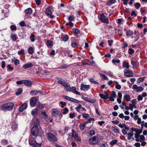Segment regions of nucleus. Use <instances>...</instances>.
<instances>
[{
    "instance_id": "obj_1",
    "label": "nucleus",
    "mask_w": 147,
    "mask_h": 147,
    "mask_svg": "<svg viewBox=\"0 0 147 147\" xmlns=\"http://www.w3.org/2000/svg\"><path fill=\"white\" fill-rule=\"evenodd\" d=\"M14 105L13 103L9 102L3 104L1 108L3 111H7L12 110Z\"/></svg>"
},
{
    "instance_id": "obj_2",
    "label": "nucleus",
    "mask_w": 147,
    "mask_h": 147,
    "mask_svg": "<svg viewBox=\"0 0 147 147\" xmlns=\"http://www.w3.org/2000/svg\"><path fill=\"white\" fill-rule=\"evenodd\" d=\"M47 138L50 141L55 142L57 140V137L54 134L50 133L47 134Z\"/></svg>"
},
{
    "instance_id": "obj_3",
    "label": "nucleus",
    "mask_w": 147,
    "mask_h": 147,
    "mask_svg": "<svg viewBox=\"0 0 147 147\" xmlns=\"http://www.w3.org/2000/svg\"><path fill=\"white\" fill-rule=\"evenodd\" d=\"M98 140L99 138L98 137L94 136L89 139V142L90 144L93 145L97 143Z\"/></svg>"
},
{
    "instance_id": "obj_4",
    "label": "nucleus",
    "mask_w": 147,
    "mask_h": 147,
    "mask_svg": "<svg viewBox=\"0 0 147 147\" xmlns=\"http://www.w3.org/2000/svg\"><path fill=\"white\" fill-rule=\"evenodd\" d=\"M31 133L32 136L36 137L39 133L38 129L37 127L34 126L31 129Z\"/></svg>"
},
{
    "instance_id": "obj_5",
    "label": "nucleus",
    "mask_w": 147,
    "mask_h": 147,
    "mask_svg": "<svg viewBox=\"0 0 147 147\" xmlns=\"http://www.w3.org/2000/svg\"><path fill=\"white\" fill-rule=\"evenodd\" d=\"M100 20L104 23L107 24L109 23V19L108 18L106 17L103 14H101L100 16Z\"/></svg>"
},
{
    "instance_id": "obj_6",
    "label": "nucleus",
    "mask_w": 147,
    "mask_h": 147,
    "mask_svg": "<svg viewBox=\"0 0 147 147\" xmlns=\"http://www.w3.org/2000/svg\"><path fill=\"white\" fill-rule=\"evenodd\" d=\"M50 7L47 8L45 11V13L50 18H54V16L51 15L52 13L50 10Z\"/></svg>"
},
{
    "instance_id": "obj_7",
    "label": "nucleus",
    "mask_w": 147,
    "mask_h": 147,
    "mask_svg": "<svg viewBox=\"0 0 147 147\" xmlns=\"http://www.w3.org/2000/svg\"><path fill=\"white\" fill-rule=\"evenodd\" d=\"M132 88L135 89L137 92H141L144 90L143 88L141 86H138L136 85H134L132 86Z\"/></svg>"
},
{
    "instance_id": "obj_8",
    "label": "nucleus",
    "mask_w": 147,
    "mask_h": 147,
    "mask_svg": "<svg viewBox=\"0 0 147 147\" xmlns=\"http://www.w3.org/2000/svg\"><path fill=\"white\" fill-rule=\"evenodd\" d=\"M72 136L74 137V138L78 141H80L81 140L78 137V134L73 129L72 130Z\"/></svg>"
},
{
    "instance_id": "obj_9",
    "label": "nucleus",
    "mask_w": 147,
    "mask_h": 147,
    "mask_svg": "<svg viewBox=\"0 0 147 147\" xmlns=\"http://www.w3.org/2000/svg\"><path fill=\"white\" fill-rule=\"evenodd\" d=\"M37 101V98L36 97L32 98L30 100V105L31 106L34 107L36 105Z\"/></svg>"
},
{
    "instance_id": "obj_10",
    "label": "nucleus",
    "mask_w": 147,
    "mask_h": 147,
    "mask_svg": "<svg viewBox=\"0 0 147 147\" xmlns=\"http://www.w3.org/2000/svg\"><path fill=\"white\" fill-rule=\"evenodd\" d=\"M90 86L89 85H84L82 84L80 86V89L84 91L87 90L90 88Z\"/></svg>"
},
{
    "instance_id": "obj_11",
    "label": "nucleus",
    "mask_w": 147,
    "mask_h": 147,
    "mask_svg": "<svg viewBox=\"0 0 147 147\" xmlns=\"http://www.w3.org/2000/svg\"><path fill=\"white\" fill-rule=\"evenodd\" d=\"M125 71L126 72H125L124 74L125 76L127 77H130L133 76V74L131 71L127 70H126Z\"/></svg>"
},
{
    "instance_id": "obj_12",
    "label": "nucleus",
    "mask_w": 147,
    "mask_h": 147,
    "mask_svg": "<svg viewBox=\"0 0 147 147\" xmlns=\"http://www.w3.org/2000/svg\"><path fill=\"white\" fill-rule=\"evenodd\" d=\"M27 105L26 103L23 104L19 108V110L20 112H22L23 110L25 109L27 107Z\"/></svg>"
},
{
    "instance_id": "obj_13",
    "label": "nucleus",
    "mask_w": 147,
    "mask_h": 147,
    "mask_svg": "<svg viewBox=\"0 0 147 147\" xmlns=\"http://www.w3.org/2000/svg\"><path fill=\"white\" fill-rule=\"evenodd\" d=\"M60 113V112L58 111L57 109H53L52 110V114L53 116L57 117Z\"/></svg>"
},
{
    "instance_id": "obj_14",
    "label": "nucleus",
    "mask_w": 147,
    "mask_h": 147,
    "mask_svg": "<svg viewBox=\"0 0 147 147\" xmlns=\"http://www.w3.org/2000/svg\"><path fill=\"white\" fill-rule=\"evenodd\" d=\"M24 84L28 87H30L32 85L31 82L28 80H24Z\"/></svg>"
},
{
    "instance_id": "obj_15",
    "label": "nucleus",
    "mask_w": 147,
    "mask_h": 147,
    "mask_svg": "<svg viewBox=\"0 0 147 147\" xmlns=\"http://www.w3.org/2000/svg\"><path fill=\"white\" fill-rule=\"evenodd\" d=\"M33 65L32 63H29L24 65L23 66V67L24 69H26L29 68H30L33 66Z\"/></svg>"
},
{
    "instance_id": "obj_16",
    "label": "nucleus",
    "mask_w": 147,
    "mask_h": 147,
    "mask_svg": "<svg viewBox=\"0 0 147 147\" xmlns=\"http://www.w3.org/2000/svg\"><path fill=\"white\" fill-rule=\"evenodd\" d=\"M33 121L35 125L34 126H36L38 127L40 123L39 119L37 118H34L33 119Z\"/></svg>"
},
{
    "instance_id": "obj_17",
    "label": "nucleus",
    "mask_w": 147,
    "mask_h": 147,
    "mask_svg": "<svg viewBox=\"0 0 147 147\" xmlns=\"http://www.w3.org/2000/svg\"><path fill=\"white\" fill-rule=\"evenodd\" d=\"M100 97L102 99H107L109 97V95H105L103 94H99Z\"/></svg>"
},
{
    "instance_id": "obj_18",
    "label": "nucleus",
    "mask_w": 147,
    "mask_h": 147,
    "mask_svg": "<svg viewBox=\"0 0 147 147\" xmlns=\"http://www.w3.org/2000/svg\"><path fill=\"white\" fill-rule=\"evenodd\" d=\"M131 64L135 67H137L139 66V62L135 61H131Z\"/></svg>"
},
{
    "instance_id": "obj_19",
    "label": "nucleus",
    "mask_w": 147,
    "mask_h": 147,
    "mask_svg": "<svg viewBox=\"0 0 147 147\" xmlns=\"http://www.w3.org/2000/svg\"><path fill=\"white\" fill-rule=\"evenodd\" d=\"M71 91H72V92L78 95H80V93L79 92L76 91V89L75 87L73 86L71 88Z\"/></svg>"
},
{
    "instance_id": "obj_20",
    "label": "nucleus",
    "mask_w": 147,
    "mask_h": 147,
    "mask_svg": "<svg viewBox=\"0 0 147 147\" xmlns=\"http://www.w3.org/2000/svg\"><path fill=\"white\" fill-rule=\"evenodd\" d=\"M25 12L27 14H31L32 12V9L30 8H29L25 10Z\"/></svg>"
},
{
    "instance_id": "obj_21",
    "label": "nucleus",
    "mask_w": 147,
    "mask_h": 147,
    "mask_svg": "<svg viewBox=\"0 0 147 147\" xmlns=\"http://www.w3.org/2000/svg\"><path fill=\"white\" fill-rule=\"evenodd\" d=\"M42 144L41 142H40L39 143H37L36 141H35V144H34L33 147H40Z\"/></svg>"
},
{
    "instance_id": "obj_22",
    "label": "nucleus",
    "mask_w": 147,
    "mask_h": 147,
    "mask_svg": "<svg viewBox=\"0 0 147 147\" xmlns=\"http://www.w3.org/2000/svg\"><path fill=\"white\" fill-rule=\"evenodd\" d=\"M116 1V0H110L107 3V5L109 6L112 5Z\"/></svg>"
},
{
    "instance_id": "obj_23",
    "label": "nucleus",
    "mask_w": 147,
    "mask_h": 147,
    "mask_svg": "<svg viewBox=\"0 0 147 147\" xmlns=\"http://www.w3.org/2000/svg\"><path fill=\"white\" fill-rule=\"evenodd\" d=\"M45 106L46 105L45 104H41V103H39L37 107L39 109H42L44 108Z\"/></svg>"
},
{
    "instance_id": "obj_24",
    "label": "nucleus",
    "mask_w": 147,
    "mask_h": 147,
    "mask_svg": "<svg viewBox=\"0 0 147 147\" xmlns=\"http://www.w3.org/2000/svg\"><path fill=\"white\" fill-rule=\"evenodd\" d=\"M68 38V36L67 35H66L65 36H63L61 37V39L64 41H66Z\"/></svg>"
},
{
    "instance_id": "obj_25",
    "label": "nucleus",
    "mask_w": 147,
    "mask_h": 147,
    "mask_svg": "<svg viewBox=\"0 0 147 147\" xmlns=\"http://www.w3.org/2000/svg\"><path fill=\"white\" fill-rule=\"evenodd\" d=\"M124 98L127 101H129L131 98L130 96L129 95L127 94L125 95L124 96Z\"/></svg>"
},
{
    "instance_id": "obj_26",
    "label": "nucleus",
    "mask_w": 147,
    "mask_h": 147,
    "mask_svg": "<svg viewBox=\"0 0 147 147\" xmlns=\"http://www.w3.org/2000/svg\"><path fill=\"white\" fill-rule=\"evenodd\" d=\"M111 129L115 133H119V130L117 129L116 128L114 127H112Z\"/></svg>"
},
{
    "instance_id": "obj_27",
    "label": "nucleus",
    "mask_w": 147,
    "mask_h": 147,
    "mask_svg": "<svg viewBox=\"0 0 147 147\" xmlns=\"http://www.w3.org/2000/svg\"><path fill=\"white\" fill-rule=\"evenodd\" d=\"M1 143L3 145H7L8 144V141L6 140H3L1 142Z\"/></svg>"
},
{
    "instance_id": "obj_28",
    "label": "nucleus",
    "mask_w": 147,
    "mask_h": 147,
    "mask_svg": "<svg viewBox=\"0 0 147 147\" xmlns=\"http://www.w3.org/2000/svg\"><path fill=\"white\" fill-rule=\"evenodd\" d=\"M95 130H91L88 133L89 136L90 137L92 136L95 134Z\"/></svg>"
},
{
    "instance_id": "obj_29",
    "label": "nucleus",
    "mask_w": 147,
    "mask_h": 147,
    "mask_svg": "<svg viewBox=\"0 0 147 147\" xmlns=\"http://www.w3.org/2000/svg\"><path fill=\"white\" fill-rule=\"evenodd\" d=\"M133 34V32L131 30H129L126 33V35L127 36H130L132 35Z\"/></svg>"
},
{
    "instance_id": "obj_30",
    "label": "nucleus",
    "mask_w": 147,
    "mask_h": 147,
    "mask_svg": "<svg viewBox=\"0 0 147 147\" xmlns=\"http://www.w3.org/2000/svg\"><path fill=\"white\" fill-rule=\"evenodd\" d=\"M123 67H125L127 69H128L129 67V63L125 61L123 62Z\"/></svg>"
},
{
    "instance_id": "obj_31",
    "label": "nucleus",
    "mask_w": 147,
    "mask_h": 147,
    "mask_svg": "<svg viewBox=\"0 0 147 147\" xmlns=\"http://www.w3.org/2000/svg\"><path fill=\"white\" fill-rule=\"evenodd\" d=\"M69 67V65L67 64H65L60 66L59 68L60 69H65Z\"/></svg>"
},
{
    "instance_id": "obj_32",
    "label": "nucleus",
    "mask_w": 147,
    "mask_h": 147,
    "mask_svg": "<svg viewBox=\"0 0 147 147\" xmlns=\"http://www.w3.org/2000/svg\"><path fill=\"white\" fill-rule=\"evenodd\" d=\"M40 91H31L30 92V93L31 94L36 95L38 93L40 92Z\"/></svg>"
},
{
    "instance_id": "obj_33",
    "label": "nucleus",
    "mask_w": 147,
    "mask_h": 147,
    "mask_svg": "<svg viewBox=\"0 0 147 147\" xmlns=\"http://www.w3.org/2000/svg\"><path fill=\"white\" fill-rule=\"evenodd\" d=\"M12 61L14 62V64L15 65L18 64L19 63V61L15 58H14L13 59H12Z\"/></svg>"
},
{
    "instance_id": "obj_34",
    "label": "nucleus",
    "mask_w": 147,
    "mask_h": 147,
    "mask_svg": "<svg viewBox=\"0 0 147 147\" xmlns=\"http://www.w3.org/2000/svg\"><path fill=\"white\" fill-rule=\"evenodd\" d=\"M72 30L74 33L76 34H78L80 32V31L78 29L74 28Z\"/></svg>"
},
{
    "instance_id": "obj_35",
    "label": "nucleus",
    "mask_w": 147,
    "mask_h": 147,
    "mask_svg": "<svg viewBox=\"0 0 147 147\" xmlns=\"http://www.w3.org/2000/svg\"><path fill=\"white\" fill-rule=\"evenodd\" d=\"M100 76L101 78H102L104 80H108V77L104 75H103L101 74H100Z\"/></svg>"
},
{
    "instance_id": "obj_36",
    "label": "nucleus",
    "mask_w": 147,
    "mask_h": 147,
    "mask_svg": "<svg viewBox=\"0 0 147 147\" xmlns=\"http://www.w3.org/2000/svg\"><path fill=\"white\" fill-rule=\"evenodd\" d=\"M22 92V89L21 88H19L18 90H17V91L16 92V93L17 95H18L21 94Z\"/></svg>"
},
{
    "instance_id": "obj_37",
    "label": "nucleus",
    "mask_w": 147,
    "mask_h": 147,
    "mask_svg": "<svg viewBox=\"0 0 147 147\" xmlns=\"http://www.w3.org/2000/svg\"><path fill=\"white\" fill-rule=\"evenodd\" d=\"M34 49L33 47H30L28 49V52L30 54H32L33 53Z\"/></svg>"
},
{
    "instance_id": "obj_38",
    "label": "nucleus",
    "mask_w": 147,
    "mask_h": 147,
    "mask_svg": "<svg viewBox=\"0 0 147 147\" xmlns=\"http://www.w3.org/2000/svg\"><path fill=\"white\" fill-rule=\"evenodd\" d=\"M38 112V109L36 108L34 109L31 112V114L32 115H34L36 114Z\"/></svg>"
},
{
    "instance_id": "obj_39",
    "label": "nucleus",
    "mask_w": 147,
    "mask_h": 147,
    "mask_svg": "<svg viewBox=\"0 0 147 147\" xmlns=\"http://www.w3.org/2000/svg\"><path fill=\"white\" fill-rule=\"evenodd\" d=\"M17 124L15 123H14L12 124V128L14 130H15V129H16L17 128Z\"/></svg>"
},
{
    "instance_id": "obj_40",
    "label": "nucleus",
    "mask_w": 147,
    "mask_h": 147,
    "mask_svg": "<svg viewBox=\"0 0 147 147\" xmlns=\"http://www.w3.org/2000/svg\"><path fill=\"white\" fill-rule=\"evenodd\" d=\"M65 88L67 91L69 92L71 91V88L70 87L69 84L68 85H67V86H66Z\"/></svg>"
},
{
    "instance_id": "obj_41",
    "label": "nucleus",
    "mask_w": 147,
    "mask_h": 147,
    "mask_svg": "<svg viewBox=\"0 0 147 147\" xmlns=\"http://www.w3.org/2000/svg\"><path fill=\"white\" fill-rule=\"evenodd\" d=\"M35 35L34 34H32L30 36V39H31V41L32 42H34L35 41L34 37Z\"/></svg>"
},
{
    "instance_id": "obj_42",
    "label": "nucleus",
    "mask_w": 147,
    "mask_h": 147,
    "mask_svg": "<svg viewBox=\"0 0 147 147\" xmlns=\"http://www.w3.org/2000/svg\"><path fill=\"white\" fill-rule=\"evenodd\" d=\"M117 142V140H113L110 142V144L111 145H113L115 144Z\"/></svg>"
},
{
    "instance_id": "obj_43",
    "label": "nucleus",
    "mask_w": 147,
    "mask_h": 147,
    "mask_svg": "<svg viewBox=\"0 0 147 147\" xmlns=\"http://www.w3.org/2000/svg\"><path fill=\"white\" fill-rule=\"evenodd\" d=\"M68 19L71 22L72 21L74 20H75V17L73 16H69L68 18Z\"/></svg>"
},
{
    "instance_id": "obj_44",
    "label": "nucleus",
    "mask_w": 147,
    "mask_h": 147,
    "mask_svg": "<svg viewBox=\"0 0 147 147\" xmlns=\"http://www.w3.org/2000/svg\"><path fill=\"white\" fill-rule=\"evenodd\" d=\"M24 51V50L23 49H21L20 51H19L18 52V54L19 55H20V54L24 55L25 54Z\"/></svg>"
},
{
    "instance_id": "obj_45",
    "label": "nucleus",
    "mask_w": 147,
    "mask_h": 147,
    "mask_svg": "<svg viewBox=\"0 0 147 147\" xmlns=\"http://www.w3.org/2000/svg\"><path fill=\"white\" fill-rule=\"evenodd\" d=\"M116 85L115 86V88L117 89L118 90L120 89L121 88V86L120 85L118 84V82H116Z\"/></svg>"
},
{
    "instance_id": "obj_46",
    "label": "nucleus",
    "mask_w": 147,
    "mask_h": 147,
    "mask_svg": "<svg viewBox=\"0 0 147 147\" xmlns=\"http://www.w3.org/2000/svg\"><path fill=\"white\" fill-rule=\"evenodd\" d=\"M89 80L92 83L94 84H98V82L95 81L93 78H91L89 79Z\"/></svg>"
},
{
    "instance_id": "obj_47",
    "label": "nucleus",
    "mask_w": 147,
    "mask_h": 147,
    "mask_svg": "<svg viewBox=\"0 0 147 147\" xmlns=\"http://www.w3.org/2000/svg\"><path fill=\"white\" fill-rule=\"evenodd\" d=\"M29 143L30 145L33 146L34 145V144H35V141H34L33 140H29Z\"/></svg>"
},
{
    "instance_id": "obj_48",
    "label": "nucleus",
    "mask_w": 147,
    "mask_h": 147,
    "mask_svg": "<svg viewBox=\"0 0 147 147\" xmlns=\"http://www.w3.org/2000/svg\"><path fill=\"white\" fill-rule=\"evenodd\" d=\"M144 77L139 78L137 81V82L140 83V82H143L144 79Z\"/></svg>"
},
{
    "instance_id": "obj_49",
    "label": "nucleus",
    "mask_w": 147,
    "mask_h": 147,
    "mask_svg": "<svg viewBox=\"0 0 147 147\" xmlns=\"http://www.w3.org/2000/svg\"><path fill=\"white\" fill-rule=\"evenodd\" d=\"M20 25L21 27L26 26V25L25 24L24 21H22L20 23Z\"/></svg>"
},
{
    "instance_id": "obj_50",
    "label": "nucleus",
    "mask_w": 147,
    "mask_h": 147,
    "mask_svg": "<svg viewBox=\"0 0 147 147\" xmlns=\"http://www.w3.org/2000/svg\"><path fill=\"white\" fill-rule=\"evenodd\" d=\"M10 28L11 30H16L17 29V27L16 26L14 25H11Z\"/></svg>"
},
{
    "instance_id": "obj_51",
    "label": "nucleus",
    "mask_w": 147,
    "mask_h": 147,
    "mask_svg": "<svg viewBox=\"0 0 147 147\" xmlns=\"http://www.w3.org/2000/svg\"><path fill=\"white\" fill-rule=\"evenodd\" d=\"M135 7L138 9L139 8L140 6V3H136L134 4Z\"/></svg>"
},
{
    "instance_id": "obj_52",
    "label": "nucleus",
    "mask_w": 147,
    "mask_h": 147,
    "mask_svg": "<svg viewBox=\"0 0 147 147\" xmlns=\"http://www.w3.org/2000/svg\"><path fill=\"white\" fill-rule=\"evenodd\" d=\"M53 42L50 40L47 41V45L49 46H51L52 45Z\"/></svg>"
},
{
    "instance_id": "obj_53",
    "label": "nucleus",
    "mask_w": 147,
    "mask_h": 147,
    "mask_svg": "<svg viewBox=\"0 0 147 147\" xmlns=\"http://www.w3.org/2000/svg\"><path fill=\"white\" fill-rule=\"evenodd\" d=\"M78 44L76 42H74L71 43V46L73 48L76 47L78 46Z\"/></svg>"
},
{
    "instance_id": "obj_54",
    "label": "nucleus",
    "mask_w": 147,
    "mask_h": 147,
    "mask_svg": "<svg viewBox=\"0 0 147 147\" xmlns=\"http://www.w3.org/2000/svg\"><path fill=\"white\" fill-rule=\"evenodd\" d=\"M85 125L84 124H82L80 125V129L81 130H83L84 129Z\"/></svg>"
},
{
    "instance_id": "obj_55",
    "label": "nucleus",
    "mask_w": 147,
    "mask_h": 147,
    "mask_svg": "<svg viewBox=\"0 0 147 147\" xmlns=\"http://www.w3.org/2000/svg\"><path fill=\"white\" fill-rule=\"evenodd\" d=\"M82 108V105H79L76 108V110L78 112H79L80 109Z\"/></svg>"
},
{
    "instance_id": "obj_56",
    "label": "nucleus",
    "mask_w": 147,
    "mask_h": 147,
    "mask_svg": "<svg viewBox=\"0 0 147 147\" xmlns=\"http://www.w3.org/2000/svg\"><path fill=\"white\" fill-rule=\"evenodd\" d=\"M64 81H63V80L61 79H59L58 80V82L60 84H61L62 85L63 84V82H64Z\"/></svg>"
},
{
    "instance_id": "obj_57",
    "label": "nucleus",
    "mask_w": 147,
    "mask_h": 147,
    "mask_svg": "<svg viewBox=\"0 0 147 147\" xmlns=\"http://www.w3.org/2000/svg\"><path fill=\"white\" fill-rule=\"evenodd\" d=\"M11 37L14 41H16V37L15 34L11 35Z\"/></svg>"
},
{
    "instance_id": "obj_58",
    "label": "nucleus",
    "mask_w": 147,
    "mask_h": 147,
    "mask_svg": "<svg viewBox=\"0 0 147 147\" xmlns=\"http://www.w3.org/2000/svg\"><path fill=\"white\" fill-rule=\"evenodd\" d=\"M60 103L61 105V107L62 108H64V106H65L66 105V103L63 101L61 102Z\"/></svg>"
},
{
    "instance_id": "obj_59",
    "label": "nucleus",
    "mask_w": 147,
    "mask_h": 147,
    "mask_svg": "<svg viewBox=\"0 0 147 147\" xmlns=\"http://www.w3.org/2000/svg\"><path fill=\"white\" fill-rule=\"evenodd\" d=\"M82 116L84 118H86L90 117V115L88 114H85L82 115Z\"/></svg>"
},
{
    "instance_id": "obj_60",
    "label": "nucleus",
    "mask_w": 147,
    "mask_h": 147,
    "mask_svg": "<svg viewBox=\"0 0 147 147\" xmlns=\"http://www.w3.org/2000/svg\"><path fill=\"white\" fill-rule=\"evenodd\" d=\"M137 99L138 100H142L143 99V97L141 94H140L138 96Z\"/></svg>"
},
{
    "instance_id": "obj_61",
    "label": "nucleus",
    "mask_w": 147,
    "mask_h": 147,
    "mask_svg": "<svg viewBox=\"0 0 147 147\" xmlns=\"http://www.w3.org/2000/svg\"><path fill=\"white\" fill-rule=\"evenodd\" d=\"M75 117V113H71L69 114V117L71 118H73Z\"/></svg>"
},
{
    "instance_id": "obj_62",
    "label": "nucleus",
    "mask_w": 147,
    "mask_h": 147,
    "mask_svg": "<svg viewBox=\"0 0 147 147\" xmlns=\"http://www.w3.org/2000/svg\"><path fill=\"white\" fill-rule=\"evenodd\" d=\"M140 11L142 15H143L145 11V10L142 7L140 8Z\"/></svg>"
},
{
    "instance_id": "obj_63",
    "label": "nucleus",
    "mask_w": 147,
    "mask_h": 147,
    "mask_svg": "<svg viewBox=\"0 0 147 147\" xmlns=\"http://www.w3.org/2000/svg\"><path fill=\"white\" fill-rule=\"evenodd\" d=\"M129 54H132L134 52V51L131 48H130L129 49Z\"/></svg>"
},
{
    "instance_id": "obj_64",
    "label": "nucleus",
    "mask_w": 147,
    "mask_h": 147,
    "mask_svg": "<svg viewBox=\"0 0 147 147\" xmlns=\"http://www.w3.org/2000/svg\"><path fill=\"white\" fill-rule=\"evenodd\" d=\"M100 147H108V144H103L100 145Z\"/></svg>"
}]
</instances>
